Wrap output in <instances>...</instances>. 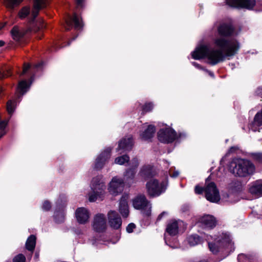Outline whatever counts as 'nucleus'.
I'll return each instance as SVG.
<instances>
[{"instance_id":"1","label":"nucleus","mask_w":262,"mask_h":262,"mask_svg":"<svg viewBox=\"0 0 262 262\" xmlns=\"http://www.w3.org/2000/svg\"><path fill=\"white\" fill-rule=\"evenodd\" d=\"M220 37L213 39L214 47L202 45L191 53L192 57L196 60L203 58L208 59V63L214 66L224 61L227 57L234 55L239 49V43L235 38L226 39L224 37L234 35L231 25L223 24L217 28Z\"/></svg>"},{"instance_id":"2","label":"nucleus","mask_w":262,"mask_h":262,"mask_svg":"<svg viewBox=\"0 0 262 262\" xmlns=\"http://www.w3.org/2000/svg\"><path fill=\"white\" fill-rule=\"evenodd\" d=\"M204 237L208 241L210 250L214 254L220 251H225L226 253H228L234 249L233 243L232 242L229 234L227 233H222L218 235H215L212 242L211 241L213 238L212 236L207 235Z\"/></svg>"},{"instance_id":"3","label":"nucleus","mask_w":262,"mask_h":262,"mask_svg":"<svg viewBox=\"0 0 262 262\" xmlns=\"http://www.w3.org/2000/svg\"><path fill=\"white\" fill-rule=\"evenodd\" d=\"M229 170L235 176L245 177L253 174L255 167L250 161L247 160L236 159L230 163Z\"/></svg>"},{"instance_id":"4","label":"nucleus","mask_w":262,"mask_h":262,"mask_svg":"<svg viewBox=\"0 0 262 262\" xmlns=\"http://www.w3.org/2000/svg\"><path fill=\"white\" fill-rule=\"evenodd\" d=\"M74 27V30L76 32L82 31L83 27V24L82 20L80 19L76 13H74L72 17L70 15L66 20L65 29L66 31H69ZM78 36V33L76 32L74 36L69 40L68 45H70L72 41L75 40Z\"/></svg>"},{"instance_id":"5","label":"nucleus","mask_w":262,"mask_h":262,"mask_svg":"<svg viewBox=\"0 0 262 262\" xmlns=\"http://www.w3.org/2000/svg\"><path fill=\"white\" fill-rule=\"evenodd\" d=\"M67 206V199L63 195H60L56 203V208L53 219L57 224H61L65 220V208Z\"/></svg>"},{"instance_id":"6","label":"nucleus","mask_w":262,"mask_h":262,"mask_svg":"<svg viewBox=\"0 0 262 262\" xmlns=\"http://www.w3.org/2000/svg\"><path fill=\"white\" fill-rule=\"evenodd\" d=\"M149 202L144 194H139L133 200V206L135 209L141 210L142 214L144 217L151 215L150 207L147 208Z\"/></svg>"},{"instance_id":"7","label":"nucleus","mask_w":262,"mask_h":262,"mask_svg":"<svg viewBox=\"0 0 262 262\" xmlns=\"http://www.w3.org/2000/svg\"><path fill=\"white\" fill-rule=\"evenodd\" d=\"M204 192L206 199L212 203H217L220 200L219 191L214 182H206Z\"/></svg>"},{"instance_id":"8","label":"nucleus","mask_w":262,"mask_h":262,"mask_svg":"<svg viewBox=\"0 0 262 262\" xmlns=\"http://www.w3.org/2000/svg\"><path fill=\"white\" fill-rule=\"evenodd\" d=\"M148 195L150 198L159 196L161 194L162 190L164 188V181L160 183L157 179H153L147 182L146 184Z\"/></svg>"},{"instance_id":"9","label":"nucleus","mask_w":262,"mask_h":262,"mask_svg":"<svg viewBox=\"0 0 262 262\" xmlns=\"http://www.w3.org/2000/svg\"><path fill=\"white\" fill-rule=\"evenodd\" d=\"M124 186V180L114 177L109 184V192L113 195L116 196L122 192Z\"/></svg>"},{"instance_id":"10","label":"nucleus","mask_w":262,"mask_h":262,"mask_svg":"<svg viewBox=\"0 0 262 262\" xmlns=\"http://www.w3.org/2000/svg\"><path fill=\"white\" fill-rule=\"evenodd\" d=\"M186 228L185 223L181 220H171L167 225L166 231L172 236L177 234L179 230L183 231Z\"/></svg>"},{"instance_id":"11","label":"nucleus","mask_w":262,"mask_h":262,"mask_svg":"<svg viewBox=\"0 0 262 262\" xmlns=\"http://www.w3.org/2000/svg\"><path fill=\"white\" fill-rule=\"evenodd\" d=\"M111 151L112 148L107 147L98 156L93 166L94 170L98 171L103 167L105 162L111 157Z\"/></svg>"},{"instance_id":"12","label":"nucleus","mask_w":262,"mask_h":262,"mask_svg":"<svg viewBox=\"0 0 262 262\" xmlns=\"http://www.w3.org/2000/svg\"><path fill=\"white\" fill-rule=\"evenodd\" d=\"M93 227L94 230L98 233H103L106 231V222L104 214L99 213L95 216Z\"/></svg>"},{"instance_id":"13","label":"nucleus","mask_w":262,"mask_h":262,"mask_svg":"<svg viewBox=\"0 0 262 262\" xmlns=\"http://www.w3.org/2000/svg\"><path fill=\"white\" fill-rule=\"evenodd\" d=\"M226 4L230 6L252 9L255 5V0H225Z\"/></svg>"},{"instance_id":"14","label":"nucleus","mask_w":262,"mask_h":262,"mask_svg":"<svg viewBox=\"0 0 262 262\" xmlns=\"http://www.w3.org/2000/svg\"><path fill=\"white\" fill-rule=\"evenodd\" d=\"M108 224L110 227L115 230L121 228L122 219L120 215L116 211L110 210L107 213Z\"/></svg>"},{"instance_id":"15","label":"nucleus","mask_w":262,"mask_h":262,"mask_svg":"<svg viewBox=\"0 0 262 262\" xmlns=\"http://www.w3.org/2000/svg\"><path fill=\"white\" fill-rule=\"evenodd\" d=\"M46 6V0H33V9L30 22L33 23L38 16L39 11Z\"/></svg>"},{"instance_id":"16","label":"nucleus","mask_w":262,"mask_h":262,"mask_svg":"<svg viewBox=\"0 0 262 262\" xmlns=\"http://www.w3.org/2000/svg\"><path fill=\"white\" fill-rule=\"evenodd\" d=\"M156 132V126L154 125H148L140 134L141 139L144 141L151 142Z\"/></svg>"},{"instance_id":"17","label":"nucleus","mask_w":262,"mask_h":262,"mask_svg":"<svg viewBox=\"0 0 262 262\" xmlns=\"http://www.w3.org/2000/svg\"><path fill=\"white\" fill-rule=\"evenodd\" d=\"M75 216L77 222L80 224H84L90 217V213L84 207L78 208L75 212Z\"/></svg>"},{"instance_id":"18","label":"nucleus","mask_w":262,"mask_h":262,"mask_svg":"<svg viewBox=\"0 0 262 262\" xmlns=\"http://www.w3.org/2000/svg\"><path fill=\"white\" fill-rule=\"evenodd\" d=\"M166 126V125L165 124V126ZM182 136H184V135L180 133L178 135L172 128L165 127V143H172L177 139L181 138Z\"/></svg>"},{"instance_id":"19","label":"nucleus","mask_w":262,"mask_h":262,"mask_svg":"<svg viewBox=\"0 0 262 262\" xmlns=\"http://www.w3.org/2000/svg\"><path fill=\"white\" fill-rule=\"evenodd\" d=\"M127 199V195H123L119 202V211L124 218L127 217L129 213Z\"/></svg>"},{"instance_id":"20","label":"nucleus","mask_w":262,"mask_h":262,"mask_svg":"<svg viewBox=\"0 0 262 262\" xmlns=\"http://www.w3.org/2000/svg\"><path fill=\"white\" fill-rule=\"evenodd\" d=\"M140 174L141 177L145 180L151 179L156 174L154 167L150 165H145L141 168Z\"/></svg>"},{"instance_id":"21","label":"nucleus","mask_w":262,"mask_h":262,"mask_svg":"<svg viewBox=\"0 0 262 262\" xmlns=\"http://www.w3.org/2000/svg\"><path fill=\"white\" fill-rule=\"evenodd\" d=\"M200 224L203 228L211 229L215 226L216 221L213 216L206 215L201 218Z\"/></svg>"},{"instance_id":"22","label":"nucleus","mask_w":262,"mask_h":262,"mask_svg":"<svg viewBox=\"0 0 262 262\" xmlns=\"http://www.w3.org/2000/svg\"><path fill=\"white\" fill-rule=\"evenodd\" d=\"M134 145L133 138L132 136L127 138H122L118 143V147L117 150L119 151L121 149L124 150H130L132 149Z\"/></svg>"},{"instance_id":"23","label":"nucleus","mask_w":262,"mask_h":262,"mask_svg":"<svg viewBox=\"0 0 262 262\" xmlns=\"http://www.w3.org/2000/svg\"><path fill=\"white\" fill-rule=\"evenodd\" d=\"M249 189L252 194L258 197L262 196V181L259 180L252 183Z\"/></svg>"},{"instance_id":"24","label":"nucleus","mask_w":262,"mask_h":262,"mask_svg":"<svg viewBox=\"0 0 262 262\" xmlns=\"http://www.w3.org/2000/svg\"><path fill=\"white\" fill-rule=\"evenodd\" d=\"M32 84V81H27V80H22L19 82L17 88V92L21 96L25 94L29 90Z\"/></svg>"},{"instance_id":"25","label":"nucleus","mask_w":262,"mask_h":262,"mask_svg":"<svg viewBox=\"0 0 262 262\" xmlns=\"http://www.w3.org/2000/svg\"><path fill=\"white\" fill-rule=\"evenodd\" d=\"M36 243V237L35 235L31 234L27 238L25 247L26 249L33 252L34 250Z\"/></svg>"},{"instance_id":"26","label":"nucleus","mask_w":262,"mask_h":262,"mask_svg":"<svg viewBox=\"0 0 262 262\" xmlns=\"http://www.w3.org/2000/svg\"><path fill=\"white\" fill-rule=\"evenodd\" d=\"M12 38L16 41H18L24 37V33L19 30L17 26H14L10 31Z\"/></svg>"},{"instance_id":"27","label":"nucleus","mask_w":262,"mask_h":262,"mask_svg":"<svg viewBox=\"0 0 262 262\" xmlns=\"http://www.w3.org/2000/svg\"><path fill=\"white\" fill-rule=\"evenodd\" d=\"M136 172L135 168H130L126 169L124 173V178L126 182L129 183L133 182Z\"/></svg>"},{"instance_id":"28","label":"nucleus","mask_w":262,"mask_h":262,"mask_svg":"<svg viewBox=\"0 0 262 262\" xmlns=\"http://www.w3.org/2000/svg\"><path fill=\"white\" fill-rule=\"evenodd\" d=\"M103 184L101 183L99 177L93 178L92 180V189L95 192L99 190L100 192L103 190Z\"/></svg>"},{"instance_id":"29","label":"nucleus","mask_w":262,"mask_h":262,"mask_svg":"<svg viewBox=\"0 0 262 262\" xmlns=\"http://www.w3.org/2000/svg\"><path fill=\"white\" fill-rule=\"evenodd\" d=\"M201 239L198 235H191L187 238V242L191 246H195L201 243Z\"/></svg>"},{"instance_id":"30","label":"nucleus","mask_w":262,"mask_h":262,"mask_svg":"<svg viewBox=\"0 0 262 262\" xmlns=\"http://www.w3.org/2000/svg\"><path fill=\"white\" fill-rule=\"evenodd\" d=\"M23 0H4L5 6L10 9H13L15 7L19 6Z\"/></svg>"},{"instance_id":"31","label":"nucleus","mask_w":262,"mask_h":262,"mask_svg":"<svg viewBox=\"0 0 262 262\" xmlns=\"http://www.w3.org/2000/svg\"><path fill=\"white\" fill-rule=\"evenodd\" d=\"M30 13V8L29 6L23 7L18 12V16L21 19L27 17Z\"/></svg>"},{"instance_id":"32","label":"nucleus","mask_w":262,"mask_h":262,"mask_svg":"<svg viewBox=\"0 0 262 262\" xmlns=\"http://www.w3.org/2000/svg\"><path fill=\"white\" fill-rule=\"evenodd\" d=\"M237 259L239 262H252L254 260V257L252 255L241 254L238 255Z\"/></svg>"},{"instance_id":"33","label":"nucleus","mask_w":262,"mask_h":262,"mask_svg":"<svg viewBox=\"0 0 262 262\" xmlns=\"http://www.w3.org/2000/svg\"><path fill=\"white\" fill-rule=\"evenodd\" d=\"M15 102L12 100H9L7 103V111L8 114L11 116L14 113L15 109Z\"/></svg>"},{"instance_id":"34","label":"nucleus","mask_w":262,"mask_h":262,"mask_svg":"<svg viewBox=\"0 0 262 262\" xmlns=\"http://www.w3.org/2000/svg\"><path fill=\"white\" fill-rule=\"evenodd\" d=\"M153 104L151 102H146L142 106L141 114L144 115L145 114L152 111L153 108Z\"/></svg>"},{"instance_id":"35","label":"nucleus","mask_w":262,"mask_h":262,"mask_svg":"<svg viewBox=\"0 0 262 262\" xmlns=\"http://www.w3.org/2000/svg\"><path fill=\"white\" fill-rule=\"evenodd\" d=\"M129 161V157L127 155L118 157L115 159V163L119 165H123Z\"/></svg>"},{"instance_id":"36","label":"nucleus","mask_w":262,"mask_h":262,"mask_svg":"<svg viewBox=\"0 0 262 262\" xmlns=\"http://www.w3.org/2000/svg\"><path fill=\"white\" fill-rule=\"evenodd\" d=\"M251 157L254 161L262 163V152L252 153Z\"/></svg>"},{"instance_id":"37","label":"nucleus","mask_w":262,"mask_h":262,"mask_svg":"<svg viewBox=\"0 0 262 262\" xmlns=\"http://www.w3.org/2000/svg\"><path fill=\"white\" fill-rule=\"evenodd\" d=\"M32 66L28 62H24L23 65V71L20 74L21 76H24L28 74L31 69Z\"/></svg>"},{"instance_id":"38","label":"nucleus","mask_w":262,"mask_h":262,"mask_svg":"<svg viewBox=\"0 0 262 262\" xmlns=\"http://www.w3.org/2000/svg\"><path fill=\"white\" fill-rule=\"evenodd\" d=\"M26 258L25 256L21 253L15 256L13 258V262H26Z\"/></svg>"},{"instance_id":"39","label":"nucleus","mask_w":262,"mask_h":262,"mask_svg":"<svg viewBox=\"0 0 262 262\" xmlns=\"http://www.w3.org/2000/svg\"><path fill=\"white\" fill-rule=\"evenodd\" d=\"M52 207L50 202L48 200L45 201L42 205L41 208L45 211H49Z\"/></svg>"},{"instance_id":"40","label":"nucleus","mask_w":262,"mask_h":262,"mask_svg":"<svg viewBox=\"0 0 262 262\" xmlns=\"http://www.w3.org/2000/svg\"><path fill=\"white\" fill-rule=\"evenodd\" d=\"M157 137L160 142L164 143V128H161L158 131L157 133Z\"/></svg>"},{"instance_id":"41","label":"nucleus","mask_w":262,"mask_h":262,"mask_svg":"<svg viewBox=\"0 0 262 262\" xmlns=\"http://www.w3.org/2000/svg\"><path fill=\"white\" fill-rule=\"evenodd\" d=\"M136 226L133 223H130L127 226L126 228V232L128 233H131L133 232L134 230L136 228Z\"/></svg>"},{"instance_id":"42","label":"nucleus","mask_w":262,"mask_h":262,"mask_svg":"<svg viewBox=\"0 0 262 262\" xmlns=\"http://www.w3.org/2000/svg\"><path fill=\"white\" fill-rule=\"evenodd\" d=\"M94 194H92L89 196V201L91 202H93L96 201L97 200V196L99 195V191L98 190L95 191V192L93 191Z\"/></svg>"},{"instance_id":"43","label":"nucleus","mask_w":262,"mask_h":262,"mask_svg":"<svg viewBox=\"0 0 262 262\" xmlns=\"http://www.w3.org/2000/svg\"><path fill=\"white\" fill-rule=\"evenodd\" d=\"M169 174L172 178H177L179 174V172L178 170H173V168H171L169 170Z\"/></svg>"},{"instance_id":"44","label":"nucleus","mask_w":262,"mask_h":262,"mask_svg":"<svg viewBox=\"0 0 262 262\" xmlns=\"http://www.w3.org/2000/svg\"><path fill=\"white\" fill-rule=\"evenodd\" d=\"M8 121L2 120L0 121V130L1 131H6L5 128L8 125Z\"/></svg>"},{"instance_id":"45","label":"nucleus","mask_w":262,"mask_h":262,"mask_svg":"<svg viewBox=\"0 0 262 262\" xmlns=\"http://www.w3.org/2000/svg\"><path fill=\"white\" fill-rule=\"evenodd\" d=\"M194 191L195 193L199 194L202 193L204 189L202 187L197 185L195 187Z\"/></svg>"},{"instance_id":"46","label":"nucleus","mask_w":262,"mask_h":262,"mask_svg":"<svg viewBox=\"0 0 262 262\" xmlns=\"http://www.w3.org/2000/svg\"><path fill=\"white\" fill-rule=\"evenodd\" d=\"M77 7L82 8L83 7L84 0H75Z\"/></svg>"},{"instance_id":"47","label":"nucleus","mask_w":262,"mask_h":262,"mask_svg":"<svg viewBox=\"0 0 262 262\" xmlns=\"http://www.w3.org/2000/svg\"><path fill=\"white\" fill-rule=\"evenodd\" d=\"M192 64H193V66H194L195 68H196L199 69H200V70H202L203 71H204V70H205L204 68L202 67L201 65H200L199 64H198V63H196L195 62H192Z\"/></svg>"},{"instance_id":"48","label":"nucleus","mask_w":262,"mask_h":262,"mask_svg":"<svg viewBox=\"0 0 262 262\" xmlns=\"http://www.w3.org/2000/svg\"><path fill=\"white\" fill-rule=\"evenodd\" d=\"M163 216H164V211L162 212L158 215L155 223L157 224L159 221H161L162 220V219L163 218Z\"/></svg>"},{"instance_id":"49","label":"nucleus","mask_w":262,"mask_h":262,"mask_svg":"<svg viewBox=\"0 0 262 262\" xmlns=\"http://www.w3.org/2000/svg\"><path fill=\"white\" fill-rule=\"evenodd\" d=\"M11 75V74L10 73V72L9 71H7V74H4V73H2V74H1V78H4L5 77H8L9 76H10Z\"/></svg>"},{"instance_id":"50","label":"nucleus","mask_w":262,"mask_h":262,"mask_svg":"<svg viewBox=\"0 0 262 262\" xmlns=\"http://www.w3.org/2000/svg\"><path fill=\"white\" fill-rule=\"evenodd\" d=\"M204 71L206 72L207 73H208V74L211 76V77H214V74L213 72H211V71H208V70L205 69L204 70Z\"/></svg>"},{"instance_id":"51","label":"nucleus","mask_w":262,"mask_h":262,"mask_svg":"<svg viewBox=\"0 0 262 262\" xmlns=\"http://www.w3.org/2000/svg\"><path fill=\"white\" fill-rule=\"evenodd\" d=\"M6 131H0V139L6 134Z\"/></svg>"},{"instance_id":"52","label":"nucleus","mask_w":262,"mask_h":262,"mask_svg":"<svg viewBox=\"0 0 262 262\" xmlns=\"http://www.w3.org/2000/svg\"><path fill=\"white\" fill-rule=\"evenodd\" d=\"M5 45V42L2 40H0V47H3Z\"/></svg>"},{"instance_id":"53","label":"nucleus","mask_w":262,"mask_h":262,"mask_svg":"<svg viewBox=\"0 0 262 262\" xmlns=\"http://www.w3.org/2000/svg\"><path fill=\"white\" fill-rule=\"evenodd\" d=\"M35 256V258H38V256H39V253H37V252H36V253H35V256Z\"/></svg>"},{"instance_id":"54","label":"nucleus","mask_w":262,"mask_h":262,"mask_svg":"<svg viewBox=\"0 0 262 262\" xmlns=\"http://www.w3.org/2000/svg\"><path fill=\"white\" fill-rule=\"evenodd\" d=\"M39 66H40L39 64H36V65H35V67L36 68H38L39 67Z\"/></svg>"}]
</instances>
